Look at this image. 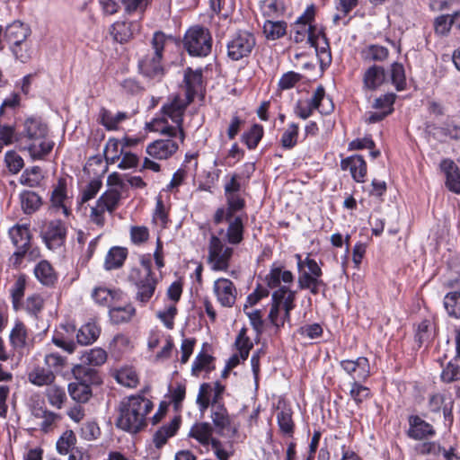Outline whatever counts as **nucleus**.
Instances as JSON below:
<instances>
[{
	"mask_svg": "<svg viewBox=\"0 0 460 460\" xmlns=\"http://www.w3.org/2000/svg\"><path fill=\"white\" fill-rule=\"evenodd\" d=\"M153 409V402L140 394L124 397L118 406L116 425L124 431L136 434L146 427L147 416Z\"/></svg>",
	"mask_w": 460,
	"mask_h": 460,
	"instance_id": "nucleus-1",
	"label": "nucleus"
},
{
	"mask_svg": "<svg viewBox=\"0 0 460 460\" xmlns=\"http://www.w3.org/2000/svg\"><path fill=\"white\" fill-rule=\"evenodd\" d=\"M123 153L122 144L119 140L111 138L107 141L104 155L108 164H115L118 162Z\"/></svg>",
	"mask_w": 460,
	"mask_h": 460,
	"instance_id": "nucleus-54",
	"label": "nucleus"
},
{
	"mask_svg": "<svg viewBox=\"0 0 460 460\" xmlns=\"http://www.w3.org/2000/svg\"><path fill=\"white\" fill-rule=\"evenodd\" d=\"M263 32L268 40H277L287 32V23L283 21L267 20L263 25Z\"/></svg>",
	"mask_w": 460,
	"mask_h": 460,
	"instance_id": "nucleus-47",
	"label": "nucleus"
},
{
	"mask_svg": "<svg viewBox=\"0 0 460 460\" xmlns=\"http://www.w3.org/2000/svg\"><path fill=\"white\" fill-rule=\"evenodd\" d=\"M101 329L95 323H87L78 331L77 341L83 345H88L94 342L99 337Z\"/></svg>",
	"mask_w": 460,
	"mask_h": 460,
	"instance_id": "nucleus-43",
	"label": "nucleus"
},
{
	"mask_svg": "<svg viewBox=\"0 0 460 460\" xmlns=\"http://www.w3.org/2000/svg\"><path fill=\"white\" fill-rule=\"evenodd\" d=\"M340 366L352 382H366L370 376V364L366 357L343 359L340 362Z\"/></svg>",
	"mask_w": 460,
	"mask_h": 460,
	"instance_id": "nucleus-17",
	"label": "nucleus"
},
{
	"mask_svg": "<svg viewBox=\"0 0 460 460\" xmlns=\"http://www.w3.org/2000/svg\"><path fill=\"white\" fill-rule=\"evenodd\" d=\"M172 38L162 31H155L151 40V50L140 58L138 67L143 75L160 81L164 74L162 65L163 51Z\"/></svg>",
	"mask_w": 460,
	"mask_h": 460,
	"instance_id": "nucleus-5",
	"label": "nucleus"
},
{
	"mask_svg": "<svg viewBox=\"0 0 460 460\" xmlns=\"http://www.w3.org/2000/svg\"><path fill=\"white\" fill-rule=\"evenodd\" d=\"M264 281L267 287L273 291L285 290L296 296V291L291 288L295 281L294 274L279 262H273L270 265Z\"/></svg>",
	"mask_w": 460,
	"mask_h": 460,
	"instance_id": "nucleus-13",
	"label": "nucleus"
},
{
	"mask_svg": "<svg viewBox=\"0 0 460 460\" xmlns=\"http://www.w3.org/2000/svg\"><path fill=\"white\" fill-rule=\"evenodd\" d=\"M309 44L315 49L321 66H329L332 62V54L326 36L319 31Z\"/></svg>",
	"mask_w": 460,
	"mask_h": 460,
	"instance_id": "nucleus-32",
	"label": "nucleus"
},
{
	"mask_svg": "<svg viewBox=\"0 0 460 460\" xmlns=\"http://www.w3.org/2000/svg\"><path fill=\"white\" fill-rule=\"evenodd\" d=\"M128 256L126 248L114 246L111 248L105 257L104 269L107 270L120 268Z\"/></svg>",
	"mask_w": 460,
	"mask_h": 460,
	"instance_id": "nucleus-38",
	"label": "nucleus"
},
{
	"mask_svg": "<svg viewBox=\"0 0 460 460\" xmlns=\"http://www.w3.org/2000/svg\"><path fill=\"white\" fill-rule=\"evenodd\" d=\"M429 407L431 411L438 412L443 411L447 418L451 411V401L448 394L446 392H437L432 394L429 399Z\"/></svg>",
	"mask_w": 460,
	"mask_h": 460,
	"instance_id": "nucleus-39",
	"label": "nucleus"
},
{
	"mask_svg": "<svg viewBox=\"0 0 460 460\" xmlns=\"http://www.w3.org/2000/svg\"><path fill=\"white\" fill-rule=\"evenodd\" d=\"M34 275L36 279L44 286H51L58 279L54 269L47 261H41L35 266Z\"/></svg>",
	"mask_w": 460,
	"mask_h": 460,
	"instance_id": "nucleus-37",
	"label": "nucleus"
},
{
	"mask_svg": "<svg viewBox=\"0 0 460 460\" xmlns=\"http://www.w3.org/2000/svg\"><path fill=\"white\" fill-rule=\"evenodd\" d=\"M433 336V324L430 320L424 319L418 325L415 332V339L419 346L429 342Z\"/></svg>",
	"mask_w": 460,
	"mask_h": 460,
	"instance_id": "nucleus-56",
	"label": "nucleus"
},
{
	"mask_svg": "<svg viewBox=\"0 0 460 460\" xmlns=\"http://www.w3.org/2000/svg\"><path fill=\"white\" fill-rule=\"evenodd\" d=\"M226 220L228 221V226L226 232L223 229H221L218 232L217 236L221 238L224 237L226 241L230 244H239L243 239L244 227L243 220L239 217H236L234 218L229 217L226 218Z\"/></svg>",
	"mask_w": 460,
	"mask_h": 460,
	"instance_id": "nucleus-28",
	"label": "nucleus"
},
{
	"mask_svg": "<svg viewBox=\"0 0 460 460\" xmlns=\"http://www.w3.org/2000/svg\"><path fill=\"white\" fill-rule=\"evenodd\" d=\"M294 40L296 42H302L304 40H307L308 43H310L317 34V30L314 26H305L303 24H294Z\"/></svg>",
	"mask_w": 460,
	"mask_h": 460,
	"instance_id": "nucleus-58",
	"label": "nucleus"
},
{
	"mask_svg": "<svg viewBox=\"0 0 460 460\" xmlns=\"http://www.w3.org/2000/svg\"><path fill=\"white\" fill-rule=\"evenodd\" d=\"M213 293L223 307L234 306L238 294L234 282L226 278H219L214 281Z\"/></svg>",
	"mask_w": 460,
	"mask_h": 460,
	"instance_id": "nucleus-20",
	"label": "nucleus"
},
{
	"mask_svg": "<svg viewBox=\"0 0 460 460\" xmlns=\"http://www.w3.org/2000/svg\"><path fill=\"white\" fill-rule=\"evenodd\" d=\"M190 102L186 98L181 99L178 95L173 96L163 105L161 117L155 118L148 124L149 129L169 137H176L178 134L181 142H182L185 137L182 129L183 114Z\"/></svg>",
	"mask_w": 460,
	"mask_h": 460,
	"instance_id": "nucleus-2",
	"label": "nucleus"
},
{
	"mask_svg": "<svg viewBox=\"0 0 460 460\" xmlns=\"http://www.w3.org/2000/svg\"><path fill=\"white\" fill-rule=\"evenodd\" d=\"M136 310L131 304L122 305V302H116L109 311L111 320L114 323L128 322L135 314Z\"/></svg>",
	"mask_w": 460,
	"mask_h": 460,
	"instance_id": "nucleus-36",
	"label": "nucleus"
},
{
	"mask_svg": "<svg viewBox=\"0 0 460 460\" xmlns=\"http://www.w3.org/2000/svg\"><path fill=\"white\" fill-rule=\"evenodd\" d=\"M9 340L13 349H22L25 347L27 341V330L22 323H15L14 326L11 330Z\"/></svg>",
	"mask_w": 460,
	"mask_h": 460,
	"instance_id": "nucleus-45",
	"label": "nucleus"
},
{
	"mask_svg": "<svg viewBox=\"0 0 460 460\" xmlns=\"http://www.w3.org/2000/svg\"><path fill=\"white\" fill-rule=\"evenodd\" d=\"M178 144L169 139H159L152 142L146 146V153L155 159H167L172 155L178 149Z\"/></svg>",
	"mask_w": 460,
	"mask_h": 460,
	"instance_id": "nucleus-24",
	"label": "nucleus"
},
{
	"mask_svg": "<svg viewBox=\"0 0 460 460\" xmlns=\"http://www.w3.org/2000/svg\"><path fill=\"white\" fill-rule=\"evenodd\" d=\"M8 234L16 249H30L31 234L29 225H14L9 229Z\"/></svg>",
	"mask_w": 460,
	"mask_h": 460,
	"instance_id": "nucleus-29",
	"label": "nucleus"
},
{
	"mask_svg": "<svg viewBox=\"0 0 460 460\" xmlns=\"http://www.w3.org/2000/svg\"><path fill=\"white\" fill-rule=\"evenodd\" d=\"M225 194L227 201L226 218L243 208L245 201L241 194V184L236 174H234L225 185Z\"/></svg>",
	"mask_w": 460,
	"mask_h": 460,
	"instance_id": "nucleus-19",
	"label": "nucleus"
},
{
	"mask_svg": "<svg viewBox=\"0 0 460 460\" xmlns=\"http://www.w3.org/2000/svg\"><path fill=\"white\" fill-rule=\"evenodd\" d=\"M225 391L226 386L218 381L214 384H201L196 399L199 412L204 414L208 407L214 409L215 406H224L223 395Z\"/></svg>",
	"mask_w": 460,
	"mask_h": 460,
	"instance_id": "nucleus-12",
	"label": "nucleus"
},
{
	"mask_svg": "<svg viewBox=\"0 0 460 460\" xmlns=\"http://www.w3.org/2000/svg\"><path fill=\"white\" fill-rule=\"evenodd\" d=\"M277 420L280 430L290 436L294 430V423L292 420V413L289 409H283L277 414Z\"/></svg>",
	"mask_w": 460,
	"mask_h": 460,
	"instance_id": "nucleus-63",
	"label": "nucleus"
},
{
	"mask_svg": "<svg viewBox=\"0 0 460 460\" xmlns=\"http://www.w3.org/2000/svg\"><path fill=\"white\" fill-rule=\"evenodd\" d=\"M21 204L25 214H31L40 208L41 199L35 192L25 190L21 194Z\"/></svg>",
	"mask_w": 460,
	"mask_h": 460,
	"instance_id": "nucleus-52",
	"label": "nucleus"
},
{
	"mask_svg": "<svg viewBox=\"0 0 460 460\" xmlns=\"http://www.w3.org/2000/svg\"><path fill=\"white\" fill-rule=\"evenodd\" d=\"M55 379L56 375L52 370L40 366H36L28 372V381L38 387L49 386Z\"/></svg>",
	"mask_w": 460,
	"mask_h": 460,
	"instance_id": "nucleus-33",
	"label": "nucleus"
},
{
	"mask_svg": "<svg viewBox=\"0 0 460 460\" xmlns=\"http://www.w3.org/2000/svg\"><path fill=\"white\" fill-rule=\"evenodd\" d=\"M440 376L441 380L445 383H452L460 380V356H455L447 362Z\"/></svg>",
	"mask_w": 460,
	"mask_h": 460,
	"instance_id": "nucleus-46",
	"label": "nucleus"
},
{
	"mask_svg": "<svg viewBox=\"0 0 460 460\" xmlns=\"http://www.w3.org/2000/svg\"><path fill=\"white\" fill-rule=\"evenodd\" d=\"M255 44L252 33L240 31L227 43V55L232 60H240L252 53Z\"/></svg>",
	"mask_w": 460,
	"mask_h": 460,
	"instance_id": "nucleus-15",
	"label": "nucleus"
},
{
	"mask_svg": "<svg viewBox=\"0 0 460 460\" xmlns=\"http://www.w3.org/2000/svg\"><path fill=\"white\" fill-rule=\"evenodd\" d=\"M263 14L267 17H277L284 11L281 0H263L261 5Z\"/></svg>",
	"mask_w": 460,
	"mask_h": 460,
	"instance_id": "nucleus-64",
	"label": "nucleus"
},
{
	"mask_svg": "<svg viewBox=\"0 0 460 460\" xmlns=\"http://www.w3.org/2000/svg\"><path fill=\"white\" fill-rule=\"evenodd\" d=\"M212 425L206 421L194 423L189 437L195 439L207 452H212L218 460H228L234 455L233 444L213 436Z\"/></svg>",
	"mask_w": 460,
	"mask_h": 460,
	"instance_id": "nucleus-4",
	"label": "nucleus"
},
{
	"mask_svg": "<svg viewBox=\"0 0 460 460\" xmlns=\"http://www.w3.org/2000/svg\"><path fill=\"white\" fill-rule=\"evenodd\" d=\"M234 348L241 356L244 358H248L251 349L253 348V342L247 335V329L242 328L234 341Z\"/></svg>",
	"mask_w": 460,
	"mask_h": 460,
	"instance_id": "nucleus-53",
	"label": "nucleus"
},
{
	"mask_svg": "<svg viewBox=\"0 0 460 460\" xmlns=\"http://www.w3.org/2000/svg\"><path fill=\"white\" fill-rule=\"evenodd\" d=\"M68 393L70 397L79 403H85L92 397L91 386L83 381L70 383Z\"/></svg>",
	"mask_w": 460,
	"mask_h": 460,
	"instance_id": "nucleus-40",
	"label": "nucleus"
},
{
	"mask_svg": "<svg viewBox=\"0 0 460 460\" xmlns=\"http://www.w3.org/2000/svg\"><path fill=\"white\" fill-rule=\"evenodd\" d=\"M314 110H318L322 114H329L333 111V103L325 96L323 86H318L310 99L298 101L295 107L296 114L303 119L310 117Z\"/></svg>",
	"mask_w": 460,
	"mask_h": 460,
	"instance_id": "nucleus-9",
	"label": "nucleus"
},
{
	"mask_svg": "<svg viewBox=\"0 0 460 460\" xmlns=\"http://www.w3.org/2000/svg\"><path fill=\"white\" fill-rule=\"evenodd\" d=\"M296 296L285 290L272 292L268 319L277 330L290 322L291 311L296 306Z\"/></svg>",
	"mask_w": 460,
	"mask_h": 460,
	"instance_id": "nucleus-7",
	"label": "nucleus"
},
{
	"mask_svg": "<svg viewBox=\"0 0 460 460\" xmlns=\"http://www.w3.org/2000/svg\"><path fill=\"white\" fill-rule=\"evenodd\" d=\"M234 254V249L226 246L224 240L212 234L208 246V263L213 271L226 272L230 261Z\"/></svg>",
	"mask_w": 460,
	"mask_h": 460,
	"instance_id": "nucleus-8",
	"label": "nucleus"
},
{
	"mask_svg": "<svg viewBox=\"0 0 460 460\" xmlns=\"http://www.w3.org/2000/svg\"><path fill=\"white\" fill-rule=\"evenodd\" d=\"M118 168L121 170H128L134 168H140V170H150L153 172L160 171L159 164L146 157L142 163L139 158L133 153L124 152L118 161Z\"/></svg>",
	"mask_w": 460,
	"mask_h": 460,
	"instance_id": "nucleus-22",
	"label": "nucleus"
},
{
	"mask_svg": "<svg viewBox=\"0 0 460 460\" xmlns=\"http://www.w3.org/2000/svg\"><path fill=\"white\" fill-rule=\"evenodd\" d=\"M129 119V115L125 111H118L116 114H113L111 111L106 108H102L99 112V122L107 129V130H118L119 125L123 121Z\"/></svg>",
	"mask_w": 460,
	"mask_h": 460,
	"instance_id": "nucleus-35",
	"label": "nucleus"
},
{
	"mask_svg": "<svg viewBox=\"0 0 460 460\" xmlns=\"http://www.w3.org/2000/svg\"><path fill=\"white\" fill-rule=\"evenodd\" d=\"M30 34L31 29L28 25L20 21H14L5 27L4 40L12 47L25 41Z\"/></svg>",
	"mask_w": 460,
	"mask_h": 460,
	"instance_id": "nucleus-26",
	"label": "nucleus"
},
{
	"mask_svg": "<svg viewBox=\"0 0 460 460\" xmlns=\"http://www.w3.org/2000/svg\"><path fill=\"white\" fill-rule=\"evenodd\" d=\"M341 169L349 172H366L367 164L360 155H352L343 160Z\"/></svg>",
	"mask_w": 460,
	"mask_h": 460,
	"instance_id": "nucleus-62",
	"label": "nucleus"
},
{
	"mask_svg": "<svg viewBox=\"0 0 460 460\" xmlns=\"http://www.w3.org/2000/svg\"><path fill=\"white\" fill-rule=\"evenodd\" d=\"M184 47L191 56L206 57L212 48V38L208 30L195 26L184 37Z\"/></svg>",
	"mask_w": 460,
	"mask_h": 460,
	"instance_id": "nucleus-10",
	"label": "nucleus"
},
{
	"mask_svg": "<svg viewBox=\"0 0 460 460\" xmlns=\"http://www.w3.org/2000/svg\"><path fill=\"white\" fill-rule=\"evenodd\" d=\"M129 281L135 286L136 299L145 305L154 296L157 281L154 276L140 275L137 270H131L128 276Z\"/></svg>",
	"mask_w": 460,
	"mask_h": 460,
	"instance_id": "nucleus-16",
	"label": "nucleus"
},
{
	"mask_svg": "<svg viewBox=\"0 0 460 460\" xmlns=\"http://www.w3.org/2000/svg\"><path fill=\"white\" fill-rule=\"evenodd\" d=\"M0 140L5 146L12 145L14 142L20 143V131L16 132L13 125L4 124L3 119H0Z\"/></svg>",
	"mask_w": 460,
	"mask_h": 460,
	"instance_id": "nucleus-60",
	"label": "nucleus"
},
{
	"mask_svg": "<svg viewBox=\"0 0 460 460\" xmlns=\"http://www.w3.org/2000/svg\"><path fill=\"white\" fill-rule=\"evenodd\" d=\"M48 131L47 124L39 118L29 117L22 122L20 144L32 158H41L52 150L54 142L48 137Z\"/></svg>",
	"mask_w": 460,
	"mask_h": 460,
	"instance_id": "nucleus-3",
	"label": "nucleus"
},
{
	"mask_svg": "<svg viewBox=\"0 0 460 460\" xmlns=\"http://www.w3.org/2000/svg\"><path fill=\"white\" fill-rule=\"evenodd\" d=\"M364 382H351L350 383V390H349V397L353 400L356 405L359 406L366 400L371 397L370 389L363 385Z\"/></svg>",
	"mask_w": 460,
	"mask_h": 460,
	"instance_id": "nucleus-51",
	"label": "nucleus"
},
{
	"mask_svg": "<svg viewBox=\"0 0 460 460\" xmlns=\"http://www.w3.org/2000/svg\"><path fill=\"white\" fill-rule=\"evenodd\" d=\"M297 285L300 289H307L313 295H317L321 289L324 290L326 284L323 280V270L318 262L308 253L305 258L296 253Z\"/></svg>",
	"mask_w": 460,
	"mask_h": 460,
	"instance_id": "nucleus-6",
	"label": "nucleus"
},
{
	"mask_svg": "<svg viewBox=\"0 0 460 460\" xmlns=\"http://www.w3.org/2000/svg\"><path fill=\"white\" fill-rule=\"evenodd\" d=\"M138 31L139 24L137 22L118 21L111 25L110 33L116 41L123 43L128 41Z\"/></svg>",
	"mask_w": 460,
	"mask_h": 460,
	"instance_id": "nucleus-27",
	"label": "nucleus"
},
{
	"mask_svg": "<svg viewBox=\"0 0 460 460\" xmlns=\"http://www.w3.org/2000/svg\"><path fill=\"white\" fill-rule=\"evenodd\" d=\"M45 395L49 403L57 409H61L66 401V394L64 387L53 384L48 386Z\"/></svg>",
	"mask_w": 460,
	"mask_h": 460,
	"instance_id": "nucleus-44",
	"label": "nucleus"
},
{
	"mask_svg": "<svg viewBox=\"0 0 460 460\" xmlns=\"http://www.w3.org/2000/svg\"><path fill=\"white\" fill-rule=\"evenodd\" d=\"M385 81V70L381 66H373L364 75V84L370 90H375Z\"/></svg>",
	"mask_w": 460,
	"mask_h": 460,
	"instance_id": "nucleus-42",
	"label": "nucleus"
},
{
	"mask_svg": "<svg viewBox=\"0 0 460 460\" xmlns=\"http://www.w3.org/2000/svg\"><path fill=\"white\" fill-rule=\"evenodd\" d=\"M298 138V125L296 123H291L288 126V128L284 130L281 138L280 144L282 147L286 149L293 148L296 143Z\"/></svg>",
	"mask_w": 460,
	"mask_h": 460,
	"instance_id": "nucleus-59",
	"label": "nucleus"
},
{
	"mask_svg": "<svg viewBox=\"0 0 460 460\" xmlns=\"http://www.w3.org/2000/svg\"><path fill=\"white\" fill-rule=\"evenodd\" d=\"M26 288V276L22 274L18 276L13 286L10 289L13 306L18 310L22 305V298Z\"/></svg>",
	"mask_w": 460,
	"mask_h": 460,
	"instance_id": "nucleus-50",
	"label": "nucleus"
},
{
	"mask_svg": "<svg viewBox=\"0 0 460 460\" xmlns=\"http://www.w3.org/2000/svg\"><path fill=\"white\" fill-rule=\"evenodd\" d=\"M76 438L72 430L65 431L57 441V450L61 455H66L75 447Z\"/></svg>",
	"mask_w": 460,
	"mask_h": 460,
	"instance_id": "nucleus-61",
	"label": "nucleus"
},
{
	"mask_svg": "<svg viewBox=\"0 0 460 460\" xmlns=\"http://www.w3.org/2000/svg\"><path fill=\"white\" fill-rule=\"evenodd\" d=\"M107 360V353L102 348H93L85 350L81 356V361L89 366L98 367L103 365Z\"/></svg>",
	"mask_w": 460,
	"mask_h": 460,
	"instance_id": "nucleus-48",
	"label": "nucleus"
},
{
	"mask_svg": "<svg viewBox=\"0 0 460 460\" xmlns=\"http://www.w3.org/2000/svg\"><path fill=\"white\" fill-rule=\"evenodd\" d=\"M119 200V193L116 190H108L104 192L92 207L90 220L99 227L105 225L106 216L112 214L116 209Z\"/></svg>",
	"mask_w": 460,
	"mask_h": 460,
	"instance_id": "nucleus-14",
	"label": "nucleus"
},
{
	"mask_svg": "<svg viewBox=\"0 0 460 460\" xmlns=\"http://www.w3.org/2000/svg\"><path fill=\"white\" fill-rule=\"evenodd\" d=\"M208 343H204L196 355L191 364L190 373L192 376L199 377L202 373L209 374L215 369V358L208 351Z\"/></svg>",
	"mask_w": 460,
	"mask_h": 460,
	"instance_id": "nucleus-21",
	"label": "nucleus"
},
{
	"mask_svg": "<svg viewBox=\"0 0 460 460\" xmlns=\"http://www.w3.org/2000/svg\"><path fill=\"white\" fill-rule=\"evenodd\" d=\"M67 184L68 178L67 177H60L58 181L57 185L55 186L52 195H51V203L52 206L60 208L64 216L68 217L69 208H67L66 201L68 199L67 195Z\"/></svg>",
	"mask_w": 460,
	"mask_h": 460,
	"instance_id": "nucleus-30",
	"label": "nucleus"
},
{
	"mask_svg": "<svg viewBox=\"0 0 460 460\" xmlns=\"http://www.w3.org/2000/svg\"><path fill=\"white\" fill-rule=\"evenodd\" d=\"M213 429L221 437L234 438L238 434L240 423L234 415L229 414L226 406H215L210 409Z\"/></svg>",
	"mask_w": 460,
	"mask_h": 460,
	"instance_id": "nucleus-11",
	"label": "nucleus"
},
{
	"mask_svg": "<svg viewBox=\"0 0 460 460\" xmlns=\"http://www.w3.org/2000/svg\"><path fill=\"white\" fill-rule=\"evenodd\" d=\"M435 433L432 425L425 421L420 416L411 415L409 417V429L407 430L409 438L415 440H421L433 437Z\"/></svg>",
	"mask_w": 460,
	"mask_h": 460,
	"instance_id": "nucleus-23",
	"label": "nucleus"
},
{
	"mask_svg": "<svg viewBox=\"0 0 460 460\" xmlns=\"http://www.w3.org/2000/svg\"><path fill=\"white\" fill-rule=\"evenodd\" d=\"M388 54V49L379 45L367 46L361 51V57L365 61H383Z\"/></svg>",
	"mask_w": 460,
	"mask_h": 460,
	"instance_id": "nucleus-55",
	"label": "nucleus"
},
{
	"mask_svg": "<svg viewBox=\"0 0 460 460\" xmlns=\"http://www.w3.org/2000/svg\"><path fill=\"white\" fill-rule=\"evenodd\" d=\"M444 307L450 317L460 319V292L451 291L446 294Z\"/></svg>",
	"mask_w": 460,
	"mask_h": 460,
	"instance_id": "nucleus-49",
	"label": "nucleus"
},
{
	"mask_svg": "<svg viewBox=\"0 0 460 460\" xmlns=\"http://www.w3.org/2000/svg\"><path fill=\"white\" fill-rule=\"evenodd\" d=\"M263 137V128L259 124H254L251 128L242 136L243 141L249 149H254Z\"/></svg>",
	"mask_w": 460,
	"mask_h": 460,
	"instance_id": "nucleus-57",
	"label": "nucleus"
},
{
	"mask_svg": "<svg viewBox=\"0 0 460 460\" xmlns=\"http://www.w3.org/2000/svg\"><path fill=\"white\" fill-rule=\"evenodd\" d=\"M180 420L174 418L169 423L163 425L154 434L153 442L150 447L154 446L156 449H160L164 447L167 440L175 436L180 428Z\"/></svg>",
	"mask_w": 460,
	"mask_h": 460,
	"instance_id": "nucleus-31",
	"label": "nucleus"
},
{
	"mask_svg": "<svg viewBox=\"0 0 460 460\" xmlns=\"http://www.w3.org/2000/svg\"><path fill=\"white\" fill-rule=\"evenodd\" d=\"M186 89V99L192 102L195 94L201 89L202 73L200 70H192L188 67L184 71V80Z\"/></svg>",
	"mask_w": 460,
	"mask_h": 460,
	"instance_id": "nucleus-34",
	"label": "nucleus"
},
{
	"mask_svg": "<svg viewBox=\"0 0 460 460\" xmlns=\"http://www.w3.org/2000/svg\"><path fill=\"white\" fill-rule=\"evenodd\" d=\"M92 297L96 304L111 309L116 302L124 301L125 294L119 289H110L99 287L93 289Z\"/></svg>",
	"mask_w": 460,
	"mask_h": 460,
	"instance_id": "nucleus-25",
	"label": "nucleus"
},
{
	"mask_svg": "<svg viewBox=\"0 0 460 460\" xmlns=\"http://www.w3.org/2000/svg\"><path fill=\"white\" fill-rule=\"evenodd\" d=\"M116 381L128 388H135L139 383V377L136 370L131 367H123L116 371Z\"/></svg>",
	"mask_w": 460,
	"mask_h": 460,
	"instance_id": "nucleus-41",
	"label": "nucleus"
},
{
	"mask_svg": "<svg viewBox=\"0 0 460 460\" xmlns=\"http://www.w3.org/2000/svg\"><path fill=\"white\" fill-rule=\"evenodd\" d=\"M66 235V228L59 219L48 222L42 229V238L50 250L61 247Z\"/></svg>",
	"mask_w": 460,
	"mask_h": 460,
	"instance_id": "nucleus-18",
	"label": "nucleus"
}]
</instances>
